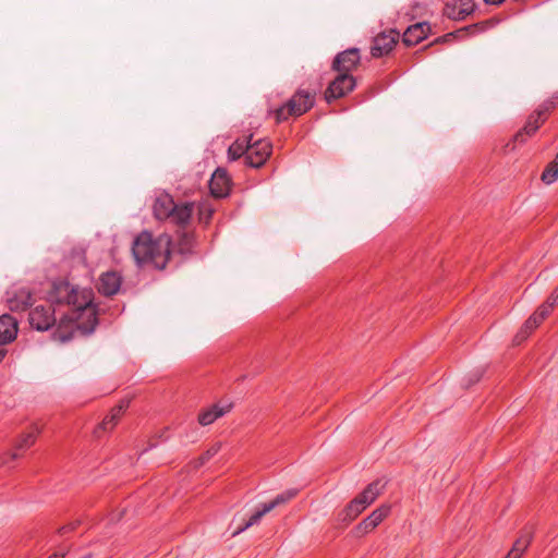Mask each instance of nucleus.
<instances>
[{
    "mask_svg": "<svg viewBox=\"0 0 558 558\" xmlns=\"http://www.w3.org/2000/svg\"><path fill=\"white\" fill-rule=\"evenodd\" d=\"M445 14L452 20H463V16L460 14L458 10V5H446L445 8Z\"/></svg>",
    "mask_w": 558,
    "mask_h": 558,
    "instance_id": "nucleus-32",
    "label": "nucleus"
},
{
    "mask_svg": "<svg viewBox=\"0 0 558 558\" xmlns=\"http://www.w3.org/2000/svg\"><path fill=\"white\" fill-rule=\"evenodd\" d=\"M275 508H277V505L275 504V500L265 504L263 508L260 509L262 512H264V515L272 511Z\"/></svg>",
    "mask_w": 558,
    "mask_h": 558,
    "instance_id": "nucleus-35",
    "label": "nucleus"
},
{
    "mask_svg": "<svg viewBox=\"0 0 558 558\" xmlns=\"http://www.w3.org/2000/svg\"><path fill=\"white\" fill-rule=\"evenodd\" d=\"M315 94L305 90L296 92L293 97L281 108L277 109V121H283L289 116L299 117L310 110L314 105Z\"/></svg>",
    "mask_w": 558,
    "mask_h": 558,
    "instance_id": "nucleus-4",
    "label": "nucleus"
},
{
    "mask_svg": "<svg viewBox=\"0 0 558 558\" xmlns=\"http://www.w3.org/2000/svg\"><path fill=\"white\" fill-rule=\"evenodd\" d=\"M430 27L427 23H416L404 32L403 34V43L407 46H414L422 41L429 32Z\"/></svg>",
    "mask_w": 558,
    "mask_h": 558,
    "instance_id": "nucleus-13",
    "label": "nucleus"
},
{
    "mask_svg": "<svg viewBox=\"0 0 558 558\" xmlns=\"http://www.w3.org/2000/svg\"><path fill=\"white\" fill-rule=\"evenodd\" d=\"M504 0H485L486 3L489 4H500Z\"/></svg>",
    "mask_w": 558,
    "mask_h": 558,
    "instance_id": "nucleus-41",
    "label": "nucleus"
},
{
    "mask_svg": "<svg viewBox=\"0 0 558 558\" xmlns=\"http://www.w3.org/2000/svg\"><path fill=\"white\" fill-rule=\"evenodd\" d=\"M171 239L161 234L153 239L148 232H142L133 242L132 254L137 264L151 263L156 268L163 269L170 256Z\"/></svg>",
    "mask_w": 558,
    "mask_h": 558,
    "instance_id": "nucleus-2",
    "label": "nucleus"
},
{
    "mask_svg": "<svg viewBox=\"0 0 558 558\" xmlns=\"http://www.w3.org/2000/svg\"><path fill=\"white\" fill-rule=\"evenodd\" d=\"M554 308V302H550V300H547L543 305H541L537 310L538 315H541V318H546L551 310Z\"/></svg>",
    "mask_w": 558,
    "mask_h": 558,
    "instance_id": "nucleus-34",
    "label": "nucleus"
},
{
    "mask_svg": "<svg viewBox=\"0 0 558 558\" xmlns=\"http://www.w3.org/2000/svg\"><path fill=\"white\" fill-rule=\"evenodd\" d=\"M120 416L121 414H118V412H116L114 409H112L110 416L104 420L101 428L104 430H109L113 428V426L118 423Z\"/></svg>",
    "mask_w": 558,
    "mask_h": 558,
    "instance_id": "nucleus-30",
    "label": "nucleus"
},
{
    "mask_svg": "<svg viewBox=\"0 0 558 558\" xmlns=\"http://www.w3.org/2000/svg\"><path fill=\"white\" fill-rule=\"evenodd\" d=\"M35 438H36V435L33 432L23 434L21 436V438L19 439L15 448L17 450H22V449L28 448V447H31L35 442Z\"/></svg>",
    "mask_w": 558,
    "mask_h": 558,
    "instance_id": "nucleus-26",
    "label": "nucleus"
},
{
    "mask_svg": "<svg viewBox=\"0 0 558 558\" xmlns=\"http://www.w3.org/2000/svg\"><path fill=\"white\" fill-rule=\"evenodd\" d=\"M558 179V153L556 158L546 167L542 174V180L546 184H550Z\"/></svg>",
    "mask_w": 558,
    "mask_h": 558,
    "instance_id": "nucleus-22",
    "label": "nucleus"
},
{
    "mask_svg": "<svg viewBox=\"0 0 558 558\" xmlns=\"http://www.w3.org/2000/svg\"><path fill=\"white\" fill-rule=\"evenodd\" d=\"M33 303L32 292L26 288L17 289L8 298V306L13 312L27 310Z\"/></svg>",
    "mask_w": 558,
    "mask_h": 558,
    "instance_id": "nucleus-12",
    "label": "nucleus"
},
{
    "mask_svg": "<svg viewBox=\"0 0 558 558\" xmlns=\"http://www.w3.org/2000/svg\"><path fill=\"white\" fill-rule=\"evenodd\" d=\"M275 508H277V505L275 504V500L265 504L263 508L260 509L262 512H264V515L272 511Z\"/></svg>",
    "mask_w": 558,
    "mask_h": 558,
    "instance_id": "nucleus-36",
    "label": "nucleus"
},
{
    "mask_svg": "<svg viewBox=\"0 0 558 558\" xmlns=\"http://www.w3.org/2000/svg\"><path fill=\"white\" fill-rule=\"evenodd\" d=\"M548 300H550V302H554L555 307L556 304H558L557 291H555L554 294Z\"/></svg>",
    "mask_w": 558,
    "mask_h": 558,
    "instance_id": "nucleus-40",
    "label": "nucleus"
},
{
    "mask_svg": "<svg viewBox=\"0 0 558 558\" xmlns=\"http://www.w3.org/2000/svg\"><path fill=\"white\" fill-rule=\"evenodd\" d=\"M533 324L536 325V327L539 326V324L544 320V318H541V315H538L537 311L529 318Z\"/></svg>",
    "mask_w": 558,
    "mask_h": 558,
    "instance_id": "nucleus-37",
    "label": "nucleus"
},
{
    "mask_svg": "<svg viewBox=\"0 0 558 558\" xmlns=\"http://www.w3.org/2000/svg\"><path fill=\"white\" fill-rule=\"evenodd\" d=\"M253 135H248L242 140H236L228 149L229 157L232 160L239 159L243 155H247V150L250 148V142L252 141Z\"/></svg>",
    "mask_w": 558,
    "mask_h": 558,
    "instance_id": "nucleus-20",
    "label": "nucleus"
},
{
    "mask_svg": "<svg viewBox=\"0 0 558 558\" xmlns=\"http://www.w3.org/2000/svg\"><path fill=\"white\" fill-rule=\"evenodd\" d=\"M194 235L192 232L184 231L180 235L179 250L182 254L190 253L193 246Z\"/></svg>",
    "mask_w": 558,
    "mask_h": 558,
    "instance_id": "nucleus-23",
    "label": "nucleus"
},
{
    "mask_svg": "<svg viewBox=\"0 0 558 558\" xmlns=\"http://www.w3.org/2000/svg\"><path fill=\"white\" fill-rule=\"evenodd\" d=\"M556 291H557V298H558V287H557V290H556Z\"/></svg>",
    "mask_w": 558,
    "mask_h": 558,
    "instance_id": "nucleus-46",
    "label": "nucleus"
},
{
    "mask_svg": "<svg viewBox=\"0 0 558 558\" xmlns=\"http://www.w3.org/2000/svg\"><path fill=\"white\" fill-rule=\"evenodd\" d=\"M12 458H13V459L17 458V454H16L15 452H14V453H12Z\"/></svg>",
    "mask_w": 558,
    "mask_h": 558,
    "instance_id": "nucleus-45",
    "label": "nucleus"
},
{
    "mask_svg": "<svg viewBox=\"0 0 558 558\" xmlns=\"http://www.w3.org/2000/svg\"><path fill=\"white\" fill-rule=\"evenodd\" d=\"M532 541L531 532H523L520 537L514 542L511 550L506 558H520L526 550Z\"/></svg>",
    "mask_w": 558,
    "mask_h": 558,
    "instance_id": "nucleus-19",
    "label": "nucleus"
},
{
    "mask_svg": "<svg viewBox=\"0 0 558 558\" xmlns=\"http://www.w3.org/2000/svg\"><path fill=\"white\" fill-rule=\"evenodd\" d=\"M154 216L158 220L169 219L179 227H186L194 213L192 203L175 204L173 198L167 194H159L153 206Z\"/></svg>",
    "mask_w": 558,
    "mask_h": 558,
    "instance_id": "nucleus-3",
    "label": "nucleus"
},
{
    "mask_svg": "<svg viewBox=\"0 0 558 558\" xmlns=\"http://www.w3.org/2000/svg\"><path fill=\"white\" fill-rule=\"evenodd\" d=\"M221 448V444H215L213 445L197 461L196 466L203 465L206 461L211 459L214 456H216Z\"/></svg>",
    "mask_w": 558,
    "mask_h": 558,
    "instance_id": "nucleus-29",
    "label": "nucleus"
},
{
    "mask_svg": "<svg viewBox=\"0 0 558 558\" xmlns=\"http://www.w3.org/2000/svg\"><path fill=\"white\" fill-rule=\"evenodd\" d=\"M231 404L226 407L213 405L210 409L202 412L198 415V423L203 426L209 425L217 418L221 417L230 411Z\"/></svg>",
    "mask_w": 558,
    "mask_h": 558,
    "instance_id": "nucleus-18",
    "label": "nucleus"
},
{
    "mask_svg": "<svg viewBox=\"0 0 558 558\" xmlns=\"http://www.w3.org/2000/svg\"><path fill=\"white\" fill-rule=\"evenodd\" d=\"M17 333V322L10 315L0 316V344L13 341Z\"/></svg>",
    "mask_w": 558,
    "mask_h": 558,
    "instance_id": "nucleus-14",
    "label": "nucleus"
},
{
    "mask_svg": "<svg viewBox=\"0 0 558 558\" xmlns=\"http://www.w3.org/2000/svg\"><path fill=\"white\" fill-rule=\"evenodd\" d=\"M359 61V50L355 48H351L337 54L332 63V69L337 71L338 74H349L357 66Z\"/></svg>",
    "mask_w": 558,
    "mask_h": 558,
    "instance_id": "nucleus-8",
    "label": "nucleus"
},
{
    "mask_svg": "<svg viewBox=\"0 0 558 558\" xmlns=\"http://www.w3.org/2000/svg\"><path fill=\"white\" fill-rule=\"evenodd\" d=\"M93 293L88 289H74L68 282L58 281L52 284L49 293V300L51 302L62 304L66 303L72 305L77 314L71 316L69 322H78V327L84 330L92 331L96 323V313L93 306ZM68 322V318H66ZM65 324V319L61 320V325L58 331L54 333V338L60 342H65L71 339V333L63 331L62 326Z\"/></svg>",
    "mask_w": 558,
    "mask_h": 558,
    "instance_id": "nucleus-1",
    "label": "nucleus"
},
{
    "mask_svg": "<svg viewBox=\"0 0 558 558\" xmlns=\"http://www.w3.org/2000/svg\"><path fill=\"white\" fill-rule=\"evenodd\" d=\"M120 277L117 272L104 274L99 279L98 290L105 295H112L120 288Z\"/></svg>",
    "mask_w": 558,
    "mask_h": 558,
    "instance_id": "nucleus-16",
    "label": "nucleus"
},
{
    "mask_svg": "<svg viewBox=\"0 0 558 558\" xmlns=\"http://www.w3.org/2000/svg\"><path fill=\"white\" fill-rule=\"evenodd\" d=\"M481 377V374L476 372V374L472 378V383H476Z\"/></svg>",
    "mask_w": 558,
    "mask_h": 558,
    "instance_id": "nucleus-42",
    "label": "nucleus"
},
{
    "mask_svg": "<svg viewBox=\"0 0 558 558\" xmlns=\"http://www.w3.org/2000/svg\"><path fill=\"white\" fill-rule=\"evenodd\" d=\"M545 121V118L544 116L543 117H538L535 113H533L532 116H530L525 126L519 131L515 136H514V140L515 141H523V135H532L534 132H536V130L539 128L541 123H543Z\"/></svg>",
    "mask_w": 558,
    "mask_h": 558,
    "instance_id": "nucleus-21",
    "label": "nucleus"
},
{
    "mask_svg": "<svg viewBox=\"0 0 558 558\" xmlns=\"http://www.w3.org/2000/svg\"><path fill=\"white\" fill-rule=\"evenodd\" d=\"M210 193L215 197H223L228 194L230 189V179L227 171L223 169H217L209 181Z\"/></svg>",
    "mask_w": 558,
    "mask_h": 558,
    "instance_id": "nucleus-11",
    "label": "nucleus"
},
{
    "mask_svg": "<svg viewBox=\"0 0 558 558\" xmlns=\"http://www.w3.org/2000/svg\"><path fill=\"white\" fill-rule=\"evenodd\" d=\"M128 404H129L128 401H125V402L123 401V402H121L119 405H117L113 409H114L116 412H118V414L122 415L123 411L128 408Z\"/></svg>",
    "mask_w": 558,
    "mask_h": 558,
    "instance_id": "nucleus-39",
    "label": "nucleus"
},
{
    "mask_svg": "<svg viewBox=\"0 0 558 558\" xmlns=\"http://www.w3.org/2000/svg\"><path fill=\"white\" fill-rule=\"evenodd\" d=\"M56 322L50 306L38 305L29 313V324L37 330L49 329Z\"/></svg>",
    "mask_w": 558,
    "mask_h": 558,
    "instance_id": "nucleus-9",
    "label": "nucleus"
},
{
    "mask_svg": "<svg viewBox=\"0 0 558 558\" xmlns=\"http://www.w3.org/2000/svg\"><path fill=\"white\" fill-rule=\"evenodd\" d=\"M5 355V350L0 348V361H2V359L4 357Z\"/></svg>",
    "mask_w": 558,
    "mask_h": 558,
    "instance_id": "nucleus-43",
    "label": "nucleus"
},
{
    "mask_svg": "<svg viewBox=\"0 0 558 558\" xmlns=\"http://www.w3.org/2000/svg\"><path fill=\"white\" fill-rule=\"evenodd\" d=\"M263 517H264V512H262L260 510H257L255 513H253L251 515V518L243 525H241L238 530H235L232 533V535L235 536V535L240 534L241 532H243L244 530L257 524Z\"/></svg>",
    "mask_w": 558,
    "mask_h": 558,
    "instance_id": "nucleus-24",
    "label": "nucleus"
},
{
    "mask_svg": "<svg viewBox=\"0 0 558 558\" xmlns=\"http://www.w3.org/2000/svg\"><path fill=\"white\" fill-rule=\"evenodd\" d=\"M385 486V482L381 480H376L371 483L359 496H356V498L367 508L377 499L378 496H380Z\"/></svg>",
    "mask_w": 558,
    "mask_h": 558,
    "instance_id": "nucleus-15",
    "label": "nucleus"
},
{
    "mask_svg": "<svg viewBox=\"0 0 558 558\" xmlns=\"http://www.w3.org/2000/svg\"><path fill=\"white\" fill-rule=\"evenodd\" d=\"M457 5L463 19L471 14L474 10V3L472 0H458Z\"/></svg>",
    "mask_w": 558,
    "mask_h": 558,
    "instance_id": "nucleus-28",
    "label": "nucleus"
},
{
    "mask_svg": "<svg viewBox=\"0 0 558 558\" xmlns=\"http://www.w3.org/2000/svg\"><path fill=\"white\" fill-rule=\"evenodd\" d=\"M399 33L397 32H389V33H381L377 35L373 41V46L371 49V53L375 58H379L388 52H390L398 41Z\"/></svg>",
    "mask_w": 558,
    "mask_h": 558,
    "instance_id": "nucleus-10",
    "label": "nucleus"
},
{
    "mask_svg": "<svg viewBox=\"0 0 558 558\" xmlns=\"http://www.w3.org/2000/svg\"><path fill=\"white\" fill-rule=\"evenodd\" d=\"M65 530H66V527H61L60 532H61V533H64V532H65Z\"/></svg>",
    "mask_w": 558,
    "mask_h": 558,
    "instance_id": "nucleus-44",
    "label": "nucleus"
},
{
    "mask_svg": "<svg viewBox=\"0 0 558 558\" xmlns=\"http://www.w3.org/2000/svg\"><path fill=\"white\" fill-rule=\"evenodd\" d=\"M355 86V80L350 74H338L337 77L329 84L325 92V99L327 102L345 96L348 93L353 90Z\"/></svg>",
    "mask_w": 558,
    "mask_h": 558,
    "instance_id": "nucleus-5",
    "label": "nucleus"
},
{
    "mask_svg": "<svg viewBox=\"0 0 558 558\" xmlns=\"http://www.w3.org/2000/svg\"><path fill=\"white\" fill-rule=\"evenodd\" d=\"M554 308V302H550V300H547L543 305H541L537 310L538 315H541V318H546L551 310Z\"/></svg>",
    "mask_w": 558,
    "mask_h": 558,
    "instance_id": "nucleus-33",
    "label": "nucleus"
},
{
    "mask_svg": "<svg viewBox=\"0 0 558 558\" xmlns=\"http://www.w3.org/2000/svg\"><path fill=\"white\" fill-rule=\"evenodd\" d=\"M211 214H213L211 210H207L206 214L203 210H201V213H199V220L207 223L209 221L210 217H211Z\"/></svg>",
    "mask_w": 558,
    "mask_h": 558,
    "instance_id": "nucleus-38",
    "label": "nucleus"
},
{
    "mask_svg": "<svg viewBox=\"0 0 558 558\" xmlns=\"http://www.w3.org/2000/svg\"><path fill=\"white\" fill-rule=\"evenodd\" d=\"M271 154L270 143L258 140L252 143L250 142V148L246 155V163L251 167L258 168L263 166Z\"/></svg>",
    "mask_w": 558,
    "mask_h": 558,
    "instance_id": "nucleus-6",
    "label": "nucleus"
},
{
    "mask_svg": "<svg viewBox=\"0 0 558 558\" xmlns=\"http://www.w3.org/2000/svg\"><path fill=\"white\" fill-rule=\"evenodd\" d=\"M298 493H299L298 489H288L287 492L278 495L274 499L275 504L277 505V507H280V506L287 504L288 501H290L291 499H293L298 495Z\"/></svg>",
    "mask_w": 558,
    "mask_h": 558,
    "instance_id": "nucleus-27",
    "label": "nucleus"
},
{
    "mask_svg": "<svg viewBox=\"0 0 558 558\" xmlns=\"http://www.w3.org/2000/svg\"><path fill=\"white\" fill-rule=\"evenodd\" d=\"M366 507L355 497L350 504L339 513V521L348 524L352 522Z\"/></svg>",
    "mask_w": 558,
    "mask_h": 558,
    "instance_id": "nucleus-17",
    "label": "nucleus"
},
{
    "mask_svg": "<svg viewBox=\"0 0 558 558\" xmlns=\"http://www.w3.org/2000/svg\"><path fill=\"white\" fill-rule=\"evenodd\" d=\"M537 328L535 324L531 322V319H527L521 330L515 336L517 343H520L521 341L525 340L529 335Z\"/></svg>",
    "mask_w": 558,
    "mask_h": 558,
    "instance_id": "nucleus-25",
    "label": "nucleus"
},
{
    "mask_svg": "<svg viewBox=\"0 0 558 558\" xmlns=\"http://www.w3.org/2000/svg\"><path fill=\"white\" fill-rule=\"evenodd\" d=\"M389 512V505H381L379 508L375 509L366 519L359 523V525L354 529L355 535L363 536L373 531L385 520Z\"/></svg>",
    "mask_w": 558,
    "mask_h": 558,
    "instance_id": "nucleus-7",
    "label": "nucleus"
},
{
    "mask_svg": "<svg viewBox=\"0 0 558 558\" xmlns=\"http://www.w3.org/2000/svg\"><path fill=\"white\" fill-rule=\"evenodd\" d=\"M556 104H558V96H554L549 100L541 105L539 109L536 111V114L538 117L545 116V113L548 112L551 108H554Z\"/></svg>",
    "mask_w": 558,
    "mask_h": 558,
    "instance_id": "nucleus-31",
    "label": "nucleus"
}]
</instances>
